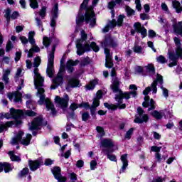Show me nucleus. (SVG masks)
<instances>
[{
    "mask_svg": "<svg viewBox=\"0 0 182 182\" xmlns=\"http://www.w3.org/2000/svg\"><path fill=\"white\" fill-rule=\"evenodd\" d=\"M161 89L162 90L163 96L166 98L168 97V90L163 86H161Z\"/></svg>",
    "mask_w": 182,
    "mask_h": 182,
    "instance_id": "52",
    "label": "nucleus"
},
{
    "mask_svg": "<svg viewBox=\"0 0 182 182\" xmlns=\"http://www.w3.org/2000/svg\"><path fill=\"white\" fill-rule=\"evenodd\" d=\"M13 168H14L11 166V164L8 162L0 163V173H2L4 170L5 173H9L10 171H12Z\"/></svg>",
    "mask_w": 182,
    "mask_h": 182,
    "instance_id": "24",
    "label": "nucleus"
},
{
    "mask_svg": "<svg viewBox=\"0 0 182 182\" xmlns=\"http://www.w3.org/2000/svg\"><path fill=\"white\" fill-rule=\"evenodd\" d=\"M111 76L112 77L111 88L113 92H114V93H119V95H117L115 97V100L117 102V105H110L107 102H105L104 106L105 107H107V109H110L111 110H116L117 107L119 109H125L126 104L122 105V103H123V99H130L131 96H132V97H136V96H137V87L136 85H130L129 89L133 91L123 93V92L119 89L120 82H119L117 77H116V70L114 68H112V70Z\"/></svg>",
    "mask_w": 182,
    "mask_h": 182,
    "instance_id": "1",
    "label": "nucleus"
},
{
    "mask_svg": "<svg viewBox=\"0 0 182 182\" xmlns=\"http://www.w3.org/2000/svg\"><path fill=\"white\" fill-rule=\"evenodd\" d=\"M101 46H117L116 38L110 33L106 34L104 41L101 42Z\"/></svg>",
    "mask_w": 182,
    "mask_h": 182,
    "instance_id": "13",
    "label": "nucleus"
},
{
    "mask_svg": "<svg viewBox=\"0 0 182 182\" xmlns=\"http://www.w3.org/2000/svg\"><path fill=\"white\" fill-rule=\"evenodd\" d=\"M125 11L127 13V16H128V18H130V16H133V15L136 14V11L129 6H126Z\"/></svg>",
    "mask_w": 182,
    "mask_h": 182,
    "instance_id": "37",
    "label": "nucleus"
},
{
    "mask_svg": "<svg viewBox=\"0 0 182 182\" xmlns=\"http://www.w3.org/2000/svg\"><path fill=\"white\" fill-rule=\"evenodd\" d=\"M97 166V161L96 160H92L90 162V169L91 170H95L96 168V166Z\"/></svg>",
    "mask_w": 182,
    "mask_h": 182,
    "instance_id": "59",
    "label": "nucleus"
},
{
    "mask_svg": "<svg viewBox=\"0 0 182 182\" xmlns=\"http://www.w3.org/2000/svg\"><path fill=\"white\" fill-rule=\"evenodd\" d=\"M30 7L32 9H38L39 8V3H38V0H29Z\"/></svg>",
    "mask_w": 182,
    "mask_h": 182,
    "instance_id": "44",
    "label": "nucleus"
},
{
    "mask_svg": "<svg viewBox=\"0 0 182 182\" xmlns=\"http://www.w3.org/2000/svg\"><path fill=\"white\" fill-rule=\"evenodd\" d=\"M48 50V66L46 70V73L49 77L53 76L55 70L53 69V63L55 62V51L56 48L54 46L47 47Z\"/></svg>",
    "mask_w": 182,
    "mask_h": 182,
    "instance_id": "4",
    "label": "nucleus"
},
{
    "mask_svg": "<svg viewBox=\"0 0 182 182\" xmlns=\"http://www.w3.org/2000/svg\"><path fill=\"white\" fill-rule=\"evenodd\" d=\"M137 112L139 117H136L134 120V123H147L149 121V115H147V114H144V110H143L141 107H138Z\"/></svg>",
    "mask_w": 182,
    "mask_h": 182,
    "instance_id": "14",
    "label": "nucleus"
},
{
    "mask_svg": "<svg viewBox=\"0 0 182 182\" xmlns=\"http://www.w3.org/2000/svg\"><path fill=\"white\" fill-rule=\"evenodd\" d=\"M20 123L21 122L18 121L17 123H14V122H8L6 124H0V133H2L4 130H6L7 127H16L19 126Z\"/></svg>",
    "mask_w": 182,
    "mask_h": 182,
    "instance_id": "22",
    "label": "nucleus"
},
{
    "mask_svg": "<svg viewBox=\"0 0 182 182\" xmlns=\"http://www.w3.org/2000/svg\"><path fill=\"white\" fill-rule=\"evenodd\" d=\"M105 58H106V63L105 66L106 68H112L113 66V62L112 61V55L110 54V49L109 48L105 47L104 48Z\"/></svg>",
    "mask_w": 182,
    "mask_h": 182,
    "instance_id": "18",
    "label": "nucleus"
},
{
    "mask_svg": "<svg viewBox=\"0 0 182 182\" xmlns=\"http://www.w3.org/2000/svg\"><path fill=\"white\" fill-rule=\"evenodd\" d=\"M139 33H141L142 38H146V36H147V29L144 28V26H142V28H141V31H139Z\"/></svg>",
    "mask_w": 182,
    "mask_h": 182,
    "instance_id": "50",
    "label": "nucleus"
},
{
    "mask_svg": "<svg viewBox=\"0 0 182 182\" xmlns=\"http://www.w3.org/2000/svg\"><path fill=\"white\" fill-rule=\"evenodd\" d=\"M113 151H114V149L107 150V159H109V160H110L111 161H117V159H116L115 155L109 154V153H113Z\"/></svg>",
    "mask_w": 182,
    "mask_h": 182,
    "instance_id": "39",
    "label": "nucleus"
},
{
    "mask_svg": "<svg viewBox=\"0 0 182 182\" xmlns=\"http://www.w3.org/2000/svg\"><path fill=\"white\" fill-rule=\"evenodd\" d=\"M134 28L135 32L139 33L141 31V28H143V26H141V23L136 22L134 24Z\"/></svg>",
    "mask_w": 182,
    "mask_h": 182,
    "instance_id": "45",
    "label": "nucleus"
},
{
    "mask_svg": "<svg viewBox=\"0 0 182 182\" xmlns=\"http://www.w3.org/2000/svg\"><path fill=\"white\" fill-rule=\"evenodd\" d=\"M146 72H150L151 73H154V65L153 63L148 64L144 67Z\"/></svg>",
    "mask_w": 182,
    "mask_h": 182,
    "instance_id": "47",
    "label": "nucleus"
},
{
    "mask_svg": "<svg viewBox=\"0 0 182 182\" xmlns=\"http://www.w3.org/2000/svg\"><path fill=\"white\" fill-rule=\"evenodd\" d=\"M89 119V113L87 112H85L82 114V120L83 122H87V120Z\"/></svg>",
    "mask_w": 182,
    "mask_h": 182,
    "instance_id": "61",
    "label": "nucleus"
},
{
    "mask_svg": "<svg viewBox=\"0 0 182 182\" xmlns=\"http://www.w3.org/2000/svg\"><path fill=\"white\" fill-rule=\"evenodd\" d=\"M156 62H158V63L164 64L167 63V60L166 59V57L163 55H159L156 57Z\"/></svg>",
    "mask_w": 182,
    "mask_h": 182,
    "instance_id": "46",
    "label": "nucleus"
},
{
    "mask_svg": "<svg viewBox=\"0 0 182 182\" xmlns=\"http://www.w3.org/2000/svg\"><path fill=\"white\" fill-rule=\"evenodd\" d=\"M21 76H22V69L18 68L15 75V79H18V77H21Z\"/></svg>",
    "mask_w": 182,
    "mask_h": 182,
    "instance_id": "63",
    "label": "nucleus"
},
{
    "mask_svg": "<svg viewBox=\"0 0 182 182\" xmlns=\"http://www.w3.org/2000/svg\"><path fill=\"white\" fill-rule=\"evenodd\" d=\"M42 126V117L36 118L29 127L30 130H38Z\"/></svg>",
    "mask_w": 182,
    "mask_h": 182,
    "instance_id": "20",
    "label": "nucleus"
},
{
    "mask_svg": "<svg viewBox=\"0 0 182 182\" xmlns=\"http://www.w3.org/2000/svg\"><path fill=\"white\" fill-rule=\"evenodd\" d=\"M87 41V34L86 33L85 30H82L81 38L76 40L75 46H85L83 43H85V42L87 43V41Z\"/></svg>",
    "mask_w": 182,
    "mask_h": 182,
    "instance_id": "19",
    "label": "nucleus"
},
{
    "mask_svg": "<svg viewBox=\"0 0 182 182\" xmlns=\"http://www.w3.org/2000/svg\"><path fill=\"white\" fill-rule=\"evenodd\" d=\"M52 173L55 177V178H56V177H59L60 176H61L60 174V168L58 166L54 167L52 169Z\"/></svg>",
    "mask_w": 182,
    "mask_h": 182,
    "instance_id": "43",
    "label": "nucleus"
},
{
    "mask_svg": "<svg viewBox=\"0 0 182 182\" xmlns=\"http://www.w3.org/2000/svg\"><path fill=\"white\" fill-rule=\"evenodd\" d=\"M29 173V169L28 168H24L19 173L18 177H25L26 174Z\"/></svg>",
    "mask_w": 182,
    "mask_h": 182,
    "instance_id": "48",
    "label": "nucleus"
},
{
    "mask_svg": "<svg viewBox=\"0 0 182 182\" xmlns=\"http://www.w3.org/2000/svg\"><path fill=\"white\" fill-rule=\"evenodd\" d=\"M79 86H80V82H79L77 78L72 77L68 80L67 89H69V87H79Z\"/></svg>",
    "mask_w": 182,
    "mask_h": 182,
    "instance_id": "23",
    "label": "nucleus"
},
{
    "mask_svg": "<svg viewBox=\"0 0 182 182\" xmlns=\"http://www.w3.org/2000/svg\"><path fill=\"white\" fill-rule=\"evenodd\" d=\"M8 97L11 102H14L15 103L22 102V94L18 91H16L13 93H9Z\"/></svg>",
    "mask_w": 182,
    "mask_h": 182,
    "instance_id": "17",
    "label": "nucleus"
},
{
    "mask_svg": "<svg viewBox=\"0 0 182 182\" xmlns=\"http://www.w3.org/2000/svg\"><path fill=\"white\" fill-rule=\"evenodd\" d=\"M168 55L169 56L171 62L168 64L169 68H173V66L177 65V59H182V48L181 47H177L175 50L172 48H170L168 51Z\"/></svg>",
    "mask_w": 182,
    "mask_h": 182,
    "instance_id": "5",
    "label": "nucleus"
},
{
    "mask_svg": "<svg viewBox=\"0 0 182 182\" xmlns=\"http://www.w3.org/2000/svg\"><path fill=\"white\" fill-rule=\"evenodd\" d=\"M134 130V129L131 128L129 131H127L125 134V139L130 140V139L132 138V135L133 134Z\"/></svg>",
    "mask_w": 182,
    "mask_h": 182,
    "instance_id": "49",
    "label": "nucleus"
},
{
    "mask_svg": "<svg viewBox=\"0 0 182 182\" xmlns=\"http://www.w3.org/2000/svg\"><path fill=\"white\" fill-rule=\"evenodd\" d=\"M96 130L101 137L103 136L105 134V129H103L102 127H97Z\"/></svg>",
    "mask_w": 182,
    "mask_h": 182,
    "instance_id": "54",
    "label": "nucleus"
},
{
    "mask_svg": "<svg viewBox=\"0 0 182 182\" xmlns=\"http://www.w3.org/2000/svg\"><path fill=\"white\" fill-rule=\"evenodd\" d=\"M102 91L99 90L97 91L96 94V97L93 100L92 105L90 107L91 110V114H93L95 113V111L96 110V107H98L100 105V99H102Z\"/></svg>",
    "mask_w": 182,
    "mask_h": 182,
    "instance_id": "15",
    "label": "nucleus"
},
{
    "mask_svg": "<svg viewBox=\"0 0 182 182\" xmlns=\"http://www.w3.org/2000/svg\"><path fill=\"white\" fill-rule=\"evenodd\" d=\"M39 65H41V58L36 57L34 58L33 66L34 68V85L36 89H37L36 96L40 99L38 103V105H43L46 102L47 110L50 111L52 114H56L55 105L52 104V102H50V100L48 98L45 99V90L43 89V82H45V79L39 74V69H38Z\"/></svg>",
    "mask_w": 182,
    "mask_h": 182,
    "instance_id": "2",
    "label": "nucleus"
},
{
    "mask_svg": "<svg viewBox=\"0 0 182 182\" xmlns=\"http://www.w3.org/2000/svg\"><path fill=\"white\" fill-rule=\"evenodd\" d=\"M20 41L23 45L30 43L31 46H36V41H35V31H30L28 33V38L26 36H20Z\"/></svg>",
    "mask_w": 182,
    "mask_h": 182,
    "instance_id": "11",
    "label": "nucleus"
},
{
    "mask_svg": "<svg viewBox=\"0 0 182 182\" xmlns=\"http://www.w3.org/2000/svg\"><path fill=\"white\" fill-rule=\"evenodd\" d=\"M83 9H85L86 11H89V9H87V4L84 3V1H82V3L80 6L79 12H81V11H83Z\"/></svg>",
    "mask_w": 182,
    "mask_h": 182,
    "instance_id": "55",
    "label": "nucleus"
},
{
    "mask_svg": "<svg viewBox=\"0 0 182 182\" xmlns=\"http://www.w3.org/2000/svg\"><path fill=\"white\" fill-rule=\"evenodd\" d=\"M39 15L41 18H45L46 16V6H43L39 11Z\"/></svg>",
    "mask_w": 182,
    "mask_h": 182,
    "instance_id": "51",
    "label": "nucleus"
},
{
    "mask_svg": "<svg viewBox=\"0 0 182 182\" xmlns=\"http://www.w3.org/2000/svg\"><path fill=\"white\" fill-rule=\"evenodd\" d=\"M23 136V132L22 131H19L15 137L11 139V144H18L19 141L23 146H28L29 143H31V139H32V135L31 134H28L26 137L22 139V136ZM22 139V140H21Z\"/></svg>",
    "mask_w": 182,
    "mask_h": 182,
    "instance_id": "6",
    "label": "nucleus"
},
{
    "mask_svg": "<svg viewBox=\"0 0 182 182\" xmlns=\"http://www.w3.org/2000/svg\"><path fill=\"white\" fill-rule=\"evenodd\" d=\"M55 180H58V182H66L68 178H66L65 176H62V175H60L59 176H55Z\"/></svg>",
    "mask_w": 182,
    "mask_h": 182,
    "instance_id": "53",
    "label": "nucleus"
},
{
    "mask_svg": "<svg viewBox=\"0 0 182 182\" xmlns=\"http://www.w3.org/2000/svg\"><path fill=\"white\" fill-rule=\"evenodd\" d=\"M109 25L111 29H113L116 28V26L117 25V21H116V19H112L111 21H109Z\"/></svg>",
    "mask_w": 182,
    "mask_h": 182,
    "instance_id": "60",
    "label": "nucleus"
},
{
    "mask_svg": "<svg viewBox=\"0 0 182 182\" xmlns=\"http://www.w3.org/2000/svg\"><path fill=\"white\" fill-rule=\"evenodd\" d=\"M23 114L19 117V119L21 117H23L24 116H29V117H33L36 116V112L31 111V110H27V111H22Z\"/></svg>",
    "mask_w": 182,
    "mask_h": 182,
    "instance_id": "38",
    "label": "nucleus"
},
{
    "mask_svg": "<svg viewBox=\"0 0 182 182\" xmlns=\"http://www.w3.org/2000/svg\"><path fill=\"white\" fill-rule=\"evenodd\" d=\"M10 16H11V19H13V20L18 19V18L19 16V12L14 11L11 15L10 14Z\"/></svg>",
    "mask_w": 182,
    "mask_h": 182,
    "instance_id": "58",
    "label": "nucleus"
},
{
    "mask_svg": "<svg viewBox=\"0 0 182 182\" xmlns=\"http://www.w3.org/2000/svg\"><path fill=\"white\" fill-rule=\"evenodd\" d=\"M114 146V142L110 139H102L101 141L100 147H105V149H108V150H112Z\"/></svg>",
    "mask_w": 182,
    "mask_h": 182,
    "instance_id": "21",
    "label": "nucleus"
},
{
    "mask_svg": "<svg viewBox=\"0 0 182 182\" xmlns=\"http://www.w3.org/2000/svg\"><path fill=\"white\" fill-rule=\"evenodd\" d=\"M173 32L176 35H180L182 38V21H178L172 25Z\"/></svg>",
    "mask_w": 182,
    "mask_h": 182,
    "instance_id": "25",
    "label": "nucleus"
},
{
    "mask_svg": "<svg viewBox=\"0 0 182 182\" xmlns=\"http://www.w3.org/2000/svg\"><path fill=\"white\" fill-rule=\"evenodd\" d=\"M156 32L154 30H149L148 36L149 38H156Z\"/></svg>",
    "mask_w": 182,
    "mask_h": 182,
    "instance_id": "62",
    "label": "nucleus"
},
{
    "mask_svg": "<svg viewBox=\"0 0 182 182\" xmlns=\"http://www.w3.org/2000/svg\"><path fill=\"white\" fill-rule=\"evenodd\" d=\"M59 18V4L55 3L51 11L50 26L51 28H56V19Z\"/></svg>",
    "mask_w": 182,
    "mask_h": 182,
    "instance_id": "10",
    "label": "nucleus"
},
{
    "mask_svg": "<svg viewBox=\"0 0 182 182\" xmlns=\"http://www.w3.org/2000/svg\"><path fill=\"white\" fill-rule=\"evenodd\" d=\"M157 82L160 83V85H163V76L161 75H157L156 80L154 81L151 85V87H147L144 91L143 95H144L145 97V102L142 103L144 107H149V106H151L148 110L150 112V110H154V109H156V102L153 99L150 100V97L147 96L150 92L152 90V93L156 95L157 93ZM150 100V101H149Z\"/></svg>",
    "mask_w": 182,
    "mask_h": 182,
    "instance_id": "3",
    "label": "nucleus"
},
{
    "mask_svg": "<svg viewBox=\"0 0 182 182\" xmlns=\"http://www.w3.org/2000/svg\"><path fill=\"white\" fill-rule=\"evenodd\" d=\"M41 162L40 160L28 161V165L31 171H35L39 168Z\"/></svg>",
    "mask_w": 182,
    "mask_h": 182,
    "instance_id": "27",
    "label": "nucleus"
},
{
    "mask_svg": "<svg viewBox=\"0 0 182 182\" xmlns=\"http://www.w3.org/2000/svg\"><path fill=\"white\" fill-rule=\"evenodd\" d=\"M114 6H116V2L114 1H111L108 3L109 9L114 10Z\"/></svg>",
    "mask_w": 182,
    "mask_h": 182,
    "instance_id": "56",
    "label": "nucleus"
},
{
    "mask_svg": "<svg viewBox=\"0 0 182 182\" xmlns=\"http://www.w3.org/2000/svg\"><path fill=\"white\" fill-rule=\"evenodd\" d=\"M11 75V69L7 68L4 70V74H3V80L6 83H8V80H9V78H8V76Z\"/></svg>",
    "mask_w": 182,
    "mask_h": 182,
    "instance_id": "35",
    "label": "nucleus"
},
{
    "mask_svg": "<svg viewBox=\"0 0 182 182\" xmlns=\"http://www.w3.org/2000/svg\"><path fill=\"white\" fill-rule=\"evenodd\" d=\"M52 41H53V38L44 36L43 38V46H50V43H52Z\"/></svg>",
    "mask_w": 182,
    "mask_h": 182,
    "instance_id": "32",
    "label": "nucleus"
},
{
    "mask_svg": "<svg viewBox=\"0 0 182 182\" xmlns=\"http://www.w3.org/2000/svg\"><path fill=\"white\" fill-rule=\"evenodd\" d=\"M26 106L28 109H35V107L33 106V102L31 100L26 102Z\"/></svg>",
    "mask_w": 182,
    "mask_h": 182,
    "instance_id": "57",
    "label": "nucleus"
},
{
    "mask_svg": "<svg viewBox=\"0 0 182 182\" xmlns=\"http://www.w3.org/2000/svg\"><path fill=\"white\" fill-rule=\"evenodd\" d=\"M85 23H90L91 28H95L96 26V14H95V11L90 13L87 10L85 11Z\"/></svg>",
    "mask_w": 182,
    "mask_h": 182,
    "instance_id": "12",
    "label": "nucleus"
},
{
    "mask_svg": "<svg viewBox=\"0 0 182 182\" xmlns=\"http://www.w3.org/2000/svg\"><path fill=\"white\" fill-rule=\"evenodd\" d=\"M41 49H39V47L38 46H33L30 50L28 51V58H32L33 56V53H36L39 52Z\"/></svg>",
    "mask_w": 182,
    "mask_h": 182,
    "instance_id": "34",
    "label": "nucleus"
},
{
    "mask_svg": "<svg viewBox=\"0 0 182 182\" xmlns=\"http://www.w3.org/2000/svg\"><path fill=\"white\" fill-rule=\"evenodd\" d=\"M121 161L122 162V171L126 170V167L129 166V162L127 161V154H125L121 156Z\"/></svg>",
    "mask_w": 182,
    "mask_h": 182,
    "instance_id": "30",
    "label": "nucleus"
},
{
    "mask_svg": "<svg viewBox=\"0 0 182 182\" xmlns=\"http://www.w3.org/2000/svg\"><path fill=\"white\" fill-rule=\"evenodd\" d=\"M55 103L58 107L65 110L68 108V106H69V96L65 95L63 98L56 96L55 98Z\"/></svg>",
    "mask_w": 182,
    "mask_h": 182,
    "instance_id": "9",
    "label": "nucleus"
},
{
    "mask_svg": "<svg viewBox=\"0 0 182 182\" xmlns=\"http://www.w3.org/2000/svg\"><path fill=\"white\" fill-rule=\"evenodd\" d=\"M151 116L153 117H155L157 120H160V119H163V116H164V113L163 112H159V111H153L151 112Z\"/></svg>",
    "mask_w": 182,
    "mask_h": 182,
    "instance_id": "31",
    "label": "nucleus"
},
{
    "mask_svg": "<svg viewBox=\"0 0 182 182\" xmlns=\"http://www.w3.org/2000/svg\"><path fill=\"white\" fill-rule=\"evenodd\" d=\"M61 68L60 72L57 74V76L54 77L52 80V85L50 86V89L54 90L55 89L59 87L61 85H63V60H60Z\"/></svg>",
    "mask_w": 182,
    "mask_h": 182,
    "instance_id": "7",
    "label": "nucleus"
},
{
    "mask_svg": "<svg viewBox=\"0 0 182 182\" xmlns=\"http://www.w3.org/2000/svg\"><path fill=\"white\" fill-rule=\"evenodd\" d=\"M53 163V160L50 159H47L45 160L44 164L45 166H52Z\"/></svg>",
    "mask_w": 182,
    "mask_h": 182,
    "instance_id": "64",
    "label": "nucleus"
},
{
    "mask_svg": "<svg viewBox=\"0 0 182 182\" xmlns=\"http://www.w3.org/2000/svg\"><path fill=\"white\" fill-rule=\"evenodd\" d=\"M97 83H98L97 80H93L90 82V84L86 85L85 89L87 90H93V89H95V87L96 86V85H97Z\"/></svg>",
    "mask_w": 182,
    "mask_h": 182,
    "instance_id": "33",
    "label": "nucleus"
},
{
    "mask_svg": "<svg viewBox=\"0 0 182 182\" xmlns=\"http://www.w3.org/2000/svg\"><path fill=\"white\" fill-rule=\"evenodd\" d=\"M16 42H18V38H16V36H11V40H8L6 46H14V44H12V43H16Z\"/></svg>",
    "mask_w": 182,
    "mask_h": 182,
    "instance_id": "40",
    "label": "nucleus"
},
{
    "mask_svg": "<svg viewBox=\"0 0 182 182\" xmlns=\"http://www.w3.org/2000/svg\"><path fill=\"white\" fill-rule=\"evenodd\" d=\"M78 64H79L78 60H75V61L72 60H69L67 62V67H66L68 73H72V72H73V66H76V65H78Z\"/></svg>",
    "mask_w": 182,
    "mask_h": 182,
    "instance_id": "28",
    "label": "nucleus"
},
{
    "mask_svg": "<svg viewBox=\"0 0 182 182\" xmlns=\"http://www.w3.org/2000/svg\"><path fill=\"white\" fill-rule=\"evenodd\" d=\"M93 50L94 52H99L98 46H77V55L79 56L84 54L87 50Z\"/></svg>",
    "mask_w": 182,
    "mask_h": 182,
    "instance_id": "16",
    "label": "nucleus"
},
{
    "mask_svg": "<svg viewBox=\"0 0 182 182\" xmlns=\"http://www.w3.org/2000/svg\"><path fill=\"white\" fill-rule=\"evenodd\" d=\"M6 14H4V18H6V21L7 23H9L11 22V10L10 8H7L6 10H5Z\"/></svg>",
    "mask_w": 182,
    "mask_h": 182,
    "instance_id": "41",
    "label": "nucleus"
},
{
    "mask_svg": "<svg viewBox=\"0 0 182 182\" xmlns=\"http://www.w3.org/2000/svg\"><path fill=\"white\" fill-rule=\"evenodd\" d=\"M9 156H10L11 161H21V158L15 155L13 151H9Z\"/></svg>",
    "mask_w": 182,
    "mask_h": 182,
    "instance_id": "36",
    "label": "nucleus"
},
{
    "mask_svg": "<svg viewBox=\"0 0 182 182\" xmlns=\"http://www.w3.org/2000/svg\"><path fill=\"white\" fill-rule=\"evenodd\" d=\"M125 18L126 16H124V14H120L118 16L117 24V26H119V28L123 26V21H124Z\"/></svg>",
    "mask_w": 182,
    "mask_h": 182,
    "instance_id": "42",
    "label": "nucleus"
},
{
    "mask_svg": "<svg viewBox=\"0 0 182 182\" xmlns=\"http://www.w3.org/2000/svg\"><path fill=\"white\" fill-rule=\"evenodd\" d=\"M22 114H23L22 110L15 109L14 108H11L10 109V114L9 113L5 114L4 117H6V119H11V117H14V120L11 122L16 124L18 123V122H20V123L18 124V126H19L22 124V121L19 118L20 116H22Z\"/></svg>",
    "mask_w": 182,
    "mask_h": 182,
    "instance_id": "8",
    "label": "nucleus"
},
{
    "mask_svg": "<svg viewBox=\"0 0 182 182\" xmlns=\"http://www.w3.org/2000/svg\"><path fill=\"white\" fill-rule=\"evenodd\" d=\"M83 22H86V16H85V14L83 15V14H82V11H79L76 18L77 26H80Z\"/></svg>",
    "mask_w": 182,
    "mask_h": 182,
    "instance_id": "29",
    "label": "nucleus"
},
{
    "mask_svg": "<svg viewBox=\"0 0 182 182\" xmlns=\"http://www.w3.org/2000/svg\"><path fill=\"white\" fill-rule=\"evenodd\" d=\"M79 107H85V109H89L90 106L88 103L82 102V104H76L75 102H73L70 105V110H72V112H75L76 109H79Z\"/></svg>",
    "mask_w": 182,
    "mask_h": 182,
    "instance_id": "26",
    "label": "nucleus"
}]
</instances>
